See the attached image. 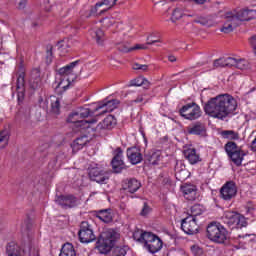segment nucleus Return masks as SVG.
Masks as SVG:
<instances>
[{"label":"nucleus","instance_id":"nucleus-1","mask_svg":"<svg viewBox=\"0 0 256 256\" xmlns=\"http://www.w3.org/2000/svg\"><path fill=\"white\" fill-rule=\"evenodd\" d=\"M237 109V100L229 94H223L211 98L204 105V113L214 119H225Z\"/></svg>","mask_w":256,"mask_h":256},{"label":"nucleus","instance_id":"nucleus-2","mask_svg":"<svg viewBox=\"0 0 256 256\" xmlns=\"http://www.w3.org/2000/svg\"><path fill=\"white\" fill-rule=\"evenodd\" d=\"M133 239L143 245L144 249L149 253H158L163 248V241L159 236L151 232H143L142 230L133 233Z\"/></svg>","mask_w":256,"mask_h":256},{"label":"nucleus","instance_id":"nucleus-3","mask_svg":"<svg viewBox=\"0 0 256 256\" xmlns=\"http://www.w3.org/2000/svg\"><path fill=\"white\" fill-rule=\"evenodd\" d=\"M119 237V233L113 229L102 232L96 242V249L101 255H107L115 247V243Z\"/></svg>","mask_w":256,"mask_h":256},{"label":"nucleus","instance_id":"nucleus-4","mask_svg":"<svg viewBox=\"0 0 256 256\" xmlns=\"http://www.w3.org/2000/svg\"><path fill=\"white\" fill-rule=\"evenodd\" d=\"M206 237L213 243L223 244L229 239V232L225 226L217 222H212L207 226Z\"/></svg>","mask_w":256,"mask_h":256},{"label":"nucleus","instance_id":"nucleus-5","mask_svg":"<svg viewBox=\"0 0 256 256\" xmlns=\"http://www.w3.org/2000/svg\"><path fill=\"white\" fill-rule=\"evenodd\" d=\"M58 73L59 75L64 76V78H62L58 83L56 89H63V91H67V89L71 87V83H73V81L79 77L81 71L77 70V65H68L60 68Z\"/></svg>","mask_w":256,"mask_h":256},{"label":"nucleus","instance_id":"nucleus-6","mask_svg":"<svg viewBox=\"0 0 256 256\" xmlns=\"http://www.w3.org/2000/svg\"><path fill=\"white\" fill-rule=\"evenodd\" d=\"M222 221L230 229H243V227H247V218L238 212L233 211H225L222 216Z\"/></svg>","mask_w":256,"mask_h":256},{"label":"nucleus","instance_id":"nucleus-7","mask_svg":"<svg viewBox=\"0 0 256 256\" xmlns=\"http://www.w3.org/2000/svg\"><path fill=\"white\" fill-rule=\"evenodd\" d=\"M180 116L187 121H197L203 115L201 111V107L197 105V103L192 102L188 103L179 110Z\"/></svg>","mask_w":256,"mask_h":256},{"label":"nucleus","instance_id":"nucleus-8","mask_svg":"<svg viewBox=\"0 0 256 256\" xmlns=\"http://www.w3.org/2000/svg\"><path fill=\"white\" fill-rule=\"evenodd\" d=\"M78 237L81 243H93L97 239V236L93 232V226L87 221L81 223Z\"/></svg>","mask_w":256,"mask_h":256},{"label":"nucleus","instance_id":"nucleus-9","mask_svg":"<svg viewBox=\"0 0 256 256\" xmlns=\"http://www.w3.org/2000/svg\"><path fill=\"white\" fill-rule=\"evenodd\" d=\"M67 122L73 123L76 129H79V131H85V129H91L93 123H97V120H83V118L79 116V113L75 111L68 116Z\"/></svg>","mask_w":256,"mask_h":256},{"label":"nucleus","instance_id":"nucleus-10","mask_svg":"<svg viewBox=\"0 0 256 256\" xmlns=\"http://www.w3.org/2000/svg\"><path fill=\"white\" fill-rule=\"evenodd\" d=\"M220 197L224 201H231L237 197V184L233 181L226 182L220 189Z\"/></svg>","mask_w":256,"mask_h":256},{"label":"nucleus","instance_id":"nucleus-11","mask_svg":"<svg viewBox=\"0 0 256 256\" xmlns=\"http://www.w3.org/2000/svg\"><path fill=\"white\" fill-rule=\"evenodd\" d=\"M113 155L114 157L111 161V165L114 173H121L123 169H127V166L123 161V149L121 147L116 148L113 151Z\"/></svg>","mask_w":256,"mask_h":256},{"label":"nucleus","instance_id":"nucleus-12","mask_svg":"<svg viewBox=\"0 0 256 256\" xmlns=\"http://www.w3.org/2000/svg\"><path fill=\"white\" fill-rule=\"evenodd\" d=\"M181 229L184 231V233H186V235H195L196 233H199L197 219L193 216L184 218L181 222Z\"/></svg>","mask_w":256,"mask_h":256},{"label":"nucleus","instance_id":"nucleus-13","mask_svg":"<svg viewBox=\"0 0 256 256\" xmlns=\"http://www.w3.org/2000/svg\"><path fill=\"white\" fill-rule=\"evenodd\" d=\"M88 175L91 181H95L96 183L103 184L105 181H109L107 172H105V170L99 166L89 168Z\"/></svg>","mask_w":256,"mask_h":256},{"label":"nucleus","instance_id":"nucleus-14","mask_svg":"<svg viewBox=\"0 0 256 256\" xmlns=\"http://www.w3.org/2000/svg\"><path fill=\"white\" fill-rule=\"evenodd\" d=\"M233 18L237 20V24L240 25L241 21H251V19H255L256 10L253 9H241L238 12L233 11Z\"/></svg>","mask_w":256,"mask_h":256},{"label":"nucleus","instance_id":"nucleus-15","mask_svg":"<svg viewBox=\"0 0 256 256\" xmlns=\"http://www.w3.org/2000/svg\"><path fill=\"white\" fill-rule=\"evenodd\" d=\"M224 17L226 21L223 27L220 29L221 33H233V30L239 27V24L237 23V19L233 17L232 11L226 12Z\"/></svg>","mask_w":256,"mask_h":256},{"label":"nucleus","instance_id":"nucleus-16","mask_svg":"<svg viewBox=\"0 0 256 256\" xmlns=\"http://www.w3.org/2000/svg\"><path fill=\"white\" fill-rule=\"evenodd\" d=\"M56 203L59 204L60 207H63V209H71L77 207V197L73 195H61L56 198Z\"/></svg>","mask_w":256,"mask_h":256},{"label":"nucleus","instance_id":"nucleus-17","mask_svg":"<svg viewBox=\"0 0 256 256\" xmlns=\"http://www.w3.org/2000/svg\"><path fill=\"white\" fill-rule=\"evenodd\" d=\"M126 155L132 165H139V163L143 161V154L141 153V149L137 147L128 148Z\"/></svg>","mask_w":256,"mask_h":256},{"label":"nucleus","instance_id":"nucleus-18","mask_svg":"<svg viewBox=\"0 0 256 256\" xmlns=\"http://www.w3.org/2000/svg\"><path fill=\"white\" fill-rule=\"evenodd\" d=\"M117 125V118L113 115H108L103 121L97 124L95 131L108 130L111 131Z\"/></svg>","mask_w":256,"mask_h":256},{"label":"nucleus","instance_id":"nucleus-19","mask_svg":"<svg viewBox=\"0 0 256 256\" xmlns=\"http://www.w3.org/2000/svg\"><path fill=\"white\" fill-rule=\"evenodd\" d=\"M25 254L28 256L31 255V248H29L28 251H21V248L15 242H10L6 246V255L8 256H23Z\"/></svg>","mask_w":256,"mask_h":256},{"label":"nucleus","instance_id":"nucleus-20","mask_svg":"<svg viewBox=\"0 0 256 256\" xmlns=\"http://www.w3.org/2000/svg\"><path fill=\"white\" fill-rule=\"evenodd\" d=\"M181 189L187 201H195L199 197V193H197V186L193 184H184Z\"/></svg>","mask_w":256,"mask_h":256},{"label":"nucleus","instance_id":"nucleus-21","mask_svg":"<svg viewBox=\"0 0 256 256\" xmlns=\"http://www.w3.org/2000/svg\"><path fill=\"white\" fill-rule=\"evenodd\" d=\"M245 59L241 57H221L214 60L213 65H241Z\"/></svg>","mask_w":256,"mask_h":256},{"label":"nucleus","instance_id":"nucleus-22","mask_svg":"<svg viewBox=\"0 0 256 256\" xmlns=\"http://www.w3.org/2000/svg\"><path fill=\"white\" fill-rule=\"evenodd\" d=\"M188 135H199L205 137L207 135V128L203 122H196L187 128Z\"/></svg>","mask_w":256,"mask_h":256},{"label":"nucleus","instance_id":"nucleus-23","mask_svg":"<svg viewBox=\"0 0 256 256\" xmlns=\"http://www.w3.org/2000/svg\"><path fill=\"white\" fill-rule=\"evenodd\" d=\"M117 49L121 53H131V51L145 50L147 49V45L136 44L134 47H130L129 42H118Z\"/></svg>","mask_w":256,"mask_h":256},{"label":"nucleus","instance_id":"nucleus-24","mask_svg":"<svg viewBox=\"0 0 256 256\" xmlns=\"http://www.w3.org/2000/svg\"><path fill=\"white\" fill-rule=\"evenodd\" d=\"M123 189L128 193H137L141 189V182L135 178L127 179L124 181Z\"/></svg>","mask_w":256,"mask_h":256},{"label":"nucleus","instance_id":"nucleus-25","mask_svg":"<svg viewBox=\"0 0 256 256\" xmlns=\"http://www.w3.org/2000/svg\"><path fill=\"white\" fill-rule=\"evenodd\" d=\"M30 85L32 89H39L41 87V69L34 68L30 73Z\"/></svg>","mask_w":256,"mask_h":256},{"label":"nucleus","instance_id":"nucleus-26","mask_svg":"<svg viewBox=\"0 0 256 256\" xmlns=\"http://www.w3.org/2000/svg\"><path fill=\"white\" fill-rule=\"evenodd\" d=\"M185 159L189 161L191 165H196L201 161V156L197 154V150L195 148H188L183 151Z\"/></svg>","mask_w":256,"mask_h":256},{"label":"nucleus","instance_id":"nucleus-27","mask_svg":"<svg viewBox=\"0 0 256 256\" xmlns=\"http://www.w3.org/2000/svg\"><path fill=\"white\" fill-rule=\"evenodd\" d=\"M182 17H197V13H187V8L178 7L173 11L171 21L175 23V21H178Z\"/></svg>","mask_w":256,"mask_h":256},{"label":"nucleus","instance_id":"nucleus-28","mask_svg":"<svg viewBox=\"0 0 256 256\" xmlns=\"http://www.w3.org/2000/svg\"><path fill=\"white\" fill-rule=\"evenodd\" d=\"M174 171L177 181H185L189 177V170L183 163H176Z\"/></svg>","mask_w":256,"mask_h":256},{"label":"nucleus","instance_id":"nucleus-29","mask_svg":"<svg viewBox=\"0 0 256 256\" xmlns=\"http://www.w3.org/2000/svg\"><path fill=\"white\" fill-rule=\"evenodd\" d=\"M95 217H97V219L102 221V223H112L113 222V213L110 208L96 211Z\"/></svg>","mask_w":256,"mask_h":256},{"label":"nucleus","instance_id":"nucleus-30","mask_svg":"<svg viewBox=\"0 0 256 256\" xmlns=\"http://www.w3.org/2000/svg\"><path fill=\"white\" fill-rule=\"evenodd\" d=\"M119 100L112 99L104 102L102 105L96 107L95 111H99V109H104L103 113H111V111H115L117 107H119Z\"/></svg>","mask_w":256,"mask_h":256},{"label":"nucleus","instance_id":"nucleus-31","mask_svg":"<svg viewBox=\"0 0 256 256\" xmlns=\"http://www.w3.org/2000/svg\"><path fill=\"white\" fill-rule=\"evenodd\" d=\"M87 143H89V136L87 135L79 136L71 144L72 151H74V153H77V151H81V149H83V147H85Z\"/></svg>","mask_w":256,"mask_h":256},{"label":"nucleus","instance_id":"nucleus-32","mask_svg":"<svg viewBox=\"0 0 256 256\" xmlns=\"http://www.w3.org/2000/svg\"><path fill=\"white\" fill-rule=\"evenodd\" d=\"M146 161H148L150 165H159V162L161 161V151H150L146 156Z\"/></svg>","mask_w":256,"mask_h":256},{"label":"nucleus","instance_id":"nucleus-33","mask_svg":"<svg viewBox=\"0 0 256 256\" xmlns=\"http://www.w3.org/2000/svg\"><path fill=\"white\" fill-rule=\"evenodd\" d=\"M229 159L233 162L234 165H237V167H240V165L243 163V157H245V152L243 150H237L236 152H233L230 154Z\"/></svg>","mask_w":256,"mask_h":256},{"label":"nucleus","instance_id":"nucleus-34","mask_svg":"<svg viewBox=\"0 0 256 256\" xmlns=\"http://www.w3.org/2000/svg\"><path fill=\"white\" fill-rule=\"evenodd\" d=\"M59 56L63 57L67 55V52L69 51V48L71 47V40L64 39L57 44Z\"/></svg>","mask_w":256,"mask_h":256},{"label":"nucleus","instance_id":"nucleus-35","mask_svg":"<svg viewBox=\"0 0 256 256\" xmlns=\"http://www.w3.org/2000/svg\"><path fill=\"white\" fill-rule=\"evenodd\" d=\"M16 89H25V66H20L17 72Z\"/></svg>","mask_w":256,"mask_h":256},{"label":"nucleus","instance_id":"nucleus-36","mask_svg":"<svg viewBox=\"0 0 256 256\" xmlns=\"http://www.w3.org/2000/svg\"><path fill=\"white\" fill-rule=\"evenodd\" d=\"M220 135L223 139H228L229 141H239L241 139L239 132L234 130H223Z\"/></svg>","mask_w":256,"mask_h":256},{"label":"nucleus","instance_id":"nucleus-37","mask_svg":"<svg viewBox=\"0 0 256 256\" xmlns=\"http://www.w3.org/2000/svg\"><path fill=\"white\" fill-rule=\"evenodd\" d=\"M117 1L118 0H103L102 2H98L95 4V7L92 8V12L97 11V9H99V7H103V5H105L108 8L102 11V13L105 11H109V9H111L112 7H115V5L117 4Z\"/></svg>","mask_w":256,"mask_h":256},{"label":"nucleus","instance_id":"nucleus-38","mask_svg":"<svg viewBox=\"0 0 256 256\" xmlns=\"http://www.w3.org/2000/svg\"><path fill=\"white\" fill-rule=\"evenodd\" d=\"M59 256H77V253L75 252V248L73 247V244L71 243L64 244L62 246Z\"/></svg>","mask_w":256,"mask_h":256},{"label":"nucleus","instance_id":"nucleus-39","mask_svg":"<svg viewBox=\"0 0 256 256\" xmlns=\"http://www.w3.org/2000/svg\"><path fill=\"white\" fill-rule=\"evenodd\" d=\"M224 149L229 157V155L236 153L241 148L239 146H237V143H235L234 141H229L225 144Z\"/></svg>","mask_w":256,"mask_h":256},{"label":"nucleus","instance_id":"nucleus-40","mask_svg":"<svg viewBox=\"0 0 256 256\" xmlns=\"http://www.w3.org/2000/svg\"><path fill=\"white\" fill-rule=\"evenodd\" d=\"M93 39H96V43L98 45H103V37H105V33L101 29H96L91 33Z\"/></svg>","mask_w":256,"mask_h":256},{"label":"nucleus","instance_id":"nucleus-41","mask_svg":"<svg viewBox=\"0 0 256 256\" xmlns=\"http://www.w3.org/2000/svg\"><path fill=\"white\" fill-rule=\"evenodd\" d=\"M9 145V132L7 130L0 132V149H5Z\"/></svg>","mask_w":256,"mask_h":256},{"label":"nucleus","instance_id":"nucleus-42","mask_svg":"<svg viewBox=\"0 0 256 256\" xmlns=\"http://www.w3.org/2000/svg\"><path fill=\"white\" fill-rule=\"evenodd\" d=\"M190 212L191 214L189 217H193L195 219V217H199V215L203 214V206L200 204H195L191 207Z\"/></svg>","mask_w":256,"mask_h":256},{"label":"nucleus","instance_id":"nucleus-43","mask_svg":"<svg viewBox=\"0 0 256 256\" xmlns=\"http://www.w3.org/2000/svg\"><path fill=\"white\" fill-rule=\"evenodd\" d=\"M51 112L54 115H59V113H61V101L59 100V98H55V100L52 101Z\"/></svg>","mask_w":256,"mask_h":256},{"label":"nucleus","instance_id":"nucleus-44","mask_svg":"<svg viewBox=\"0 0 256 256\" xmlns=\"http://www.w3.org/2000/svg\"><path fill=\"white\" fill-rule=\"evenodd\" d=\"M147 83V80L143 77H138L136 79H132L129 82L128 87H141L142 85H145Z\"/></svg>","mask_w":256,"mask_h":256},{"label":"nucleus","instance_id":"nucleus-45","mask_svg":"<svg viewBox=\"0 0 256 256\" xmlns=\"http://www.w3.org/2000/svg\"><path fill=\"white\" fill-rule=\"evenodd\" d=\"M45 61L47 65H51V63H53V46L51 45L47 46Z\"/></svg>","mask_w":256,"mask_h":256},{"label":"nucleus","instance_id":"nucleus-46","mask_svg":"<svg viewBox=\"0 0 256 256\" xmlns=\"http://www.w3.org/2000/svg\"><path fill=\"white\" fill-rule=\"evenodd\" d=\"M76 112H78V115L82 118V120L87 119V117H89V115H91V110L89 108H79L78 110H76Z\"/></svg>","mask_w":256,"mask_h":256},{"label":"nucleus","instance_id":"nucleus-47","mask_svg":"<svg viewBox=\"0 0 256 256\" xmlns=\"http://www.w3.org/2000/svg\"><path fill=\"white\" fill-rule=\"evenodd\" d=\"M93 13H97V11H93V9L89 10L87 8H84L80 11V17L83 21H85V19H89V17H91Z\"/></svg>","mask_w":256,"mask_h":256},{"label":"nucleus","instance_id":"nucleus-48","mask_svg":"<svg viewBox=\"0 0 256 256\" xmlns=\"http://www.w3.org/2000/svg\"><path fill=\"white\" fill-rule=\"evenodd\" d=\"M18 103H23L25 99V88L17 89Z\"/></svg>","mask_w":256,"mask_h":256},{"label":"nucleus","instance_id":"nucleus-49","mask_svg":"<svg viewBox=\"0 0 256 256\" xmlns=\"http://www.w3.org/2000/svg\"><path fill=\"white\" fill-rule=\"evenodd\" d=\"M149 213H151V207H149L147 203H144L140 215H142V217H145L146 215H149Z\"/></svg>","mask_w":256,"mask_h":256},{"label":"nucleus","instance_id":"nucleus-50","mask_svg":"<svg viewBox=\"0 0 256 256\" xmlns=\"http://www.w3.org/2000/svg\"><path fill=\"white\" fill-rule=\"evenodd\" d=\"M151 37H153L152 34L147 37V41H148V42H147L146 44H144V45H146V47H147V45H153V44H155V43H161V40H160V39L154 38V40H151Z\"/></svg>","mask_w":256,"mask_h":256},{"label":"nucleus","instance_id":"nucleus-51","mask_svg":"<svg viewBox=\"0 0 256 256\" xmlns=\"http://www.w3.org/2000/svg\"><path fill=\"white\" fill-rule=\"evenodd\" d=\"M133 69L134 71H142V72H145V71H148L149 69V66L147 65H139V66H133Z\"/></svg>","mask_w":256,"mask_h":256},{"label":"nucleus","instance_id":"nucleus-52","mask_svg":"<svg viewBox=\"0 0 256 256\" xmlns=\"http://www.w3.org/2000/svg\"><path fill=\"white\" fill-rule=\"evenodd\" d=\"M250 45L252 47L253 53L256 56V36L250 38Z\"/></svg>","mask_w":256,"mask_h":256},{"label":"nucleus","instance_id":"nucleus-53","mask_svg":"<svg viewBox=\"0 0 256 256\" xmlns=\"http://www.w3.org/2000/svg\"><path fill=\"white\" fill-rule=\"evenodd\" d=\"M145 101V98L143 97V94H139L136 99L131 100L130 103L133 105V103H143Z\"/></svg>","mask_w":256,"mask_h":256},{"label":"nucleus","instance_id":"nucleus-54","mask_svg":"<svg viewBox=\"0 0 256 256\" xmlns=\"http://www.w3.org/2000/svg\"><path fill=\"white\" fill-rule=\"evenodd\" d=\"M24 225L25 226H22V232L24 233H29V229H31V225L29 224L28 221L24 222Z\"/></svg>","mask_w":256,"mask_h":256},{"label":"nucleus","instance_id":"nucleus-55","mask_svg":"<svg viewBox=\"0 0 256 256\" xmlns=\"http://www.w3.org/2000/svg\"><path fill=\"white\" fill-rule=\"evenodd\" d=\"M191 3H195L196 5H205L207 0H189Z\"/></svg>","mask_w":256,"mask_h":256},{"label":"nucleus","instance_id":"nucleus-56","mask_svg":"<svg viewBox=\"0 0 256 256\" xmlns=\"http://www.w3.org/2000/svg\"><path fill=\"white\" fill-rule=\"evenodd\" d=\"M25 5H27V0H22L19 2V9H25Z\"/></svg>","mask_w":256,"mask_h":256},{"label":"nucleus","instance_id":"nucleus-57","mask_svg":"<svg viewBox=\"0 0 256 256\" xmlns=\"http://www.w3.org/2000/svg\"><path fill=\"white\" fill-rule=\"evenodd\" d=\"M168 61L170 63H175V61H177V58L175 56H173V55H170V56H168Z\"/></svg>","mask_w":256,"mask_h":256},{"label":"nucleus","instance_id":"nucleus-58","mask_svg":"<svg viewBox=\"0 0 256 256\" xmlns=\"http://www.w3.org/2000/svg\"><path fill=\"white\" fill-rule=\"evenodd\" d=\"M79 63H83V60H76V61L68 63V65H79Z\"/></svg>","mask_w":256,"mask_h":256},{"label":"nucleus","instance_id":"nucleus-59","mask_svg":"<svg viewBox=\"0 0 256 256\" xmlns=\"http://www.w3.org/2000/svg\"><path fill=\"white\" fill-rule=\"evenodd\" d=\"M236 69H240V71H245V69H247V66H245V65L236 66Z\"/></svg>","mask_w":256,"mask_h":256},{"label":"nucleus","instance_id":"nucleus-60","mask_svg":"<svg viewBox=\"0 0 256 256\" xmlns=\"http://www.w3.org/2000/svg\"><path fill=\"white\" fill-rule=\"evenodd\" d=\"M194 23H199L200 25H206V23L201 20H194Z\"/></svg>","mask_w":256,"mask_h":256},{"label":"nucleus","instance_id":"nucleus-61","mask_svg":"<svg viewBox=\"0 0 256 256\" xmlns=\"http://www.w3.org/2000/svg\"><path fill=\"white\" fill-rule=\"evenodd\" d=\"M187 13H195V11L187 9Z\"/></svg>","mask_w":256,"mask_h":256},{"label":"nucleus","instance_id":"nucleus-62","mask_svg":"<svg viewBox=\"0 0 256 256\" xmlns=\"http://www.w3.org/2000/svg\"><path fill=\"white\" fill-rule=\"evenodd\" d=\"M34 256H39V250H36V253L34 254Z\"/></svg>","mask_w":256,"mask_h":256},{"label":"nucleus","instance_id":"nucleus-63","mask_svg":"<svg viewBox=\"0 0 256 256\" xmlns=\"http://www.w3.org/2000/svg\"><path fill=\"white\" fill-rule=\"evenodd\" d=\"M61 17H65V15L61 14Z\"/></svg>","mask_w":256,"mask_h":256}]
</instances>
